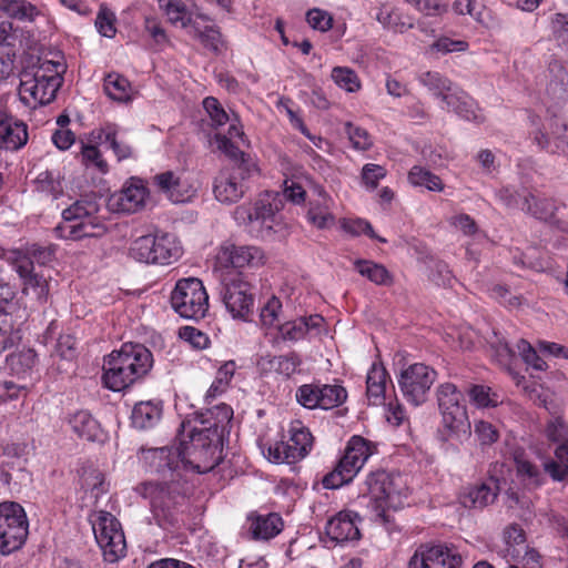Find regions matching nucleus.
<instances>
[{
  "instance_id": "e2e57ef3",
  "label": "nucleus",
  "mask_w": 568,
  "mask_h": 568,
  "mask_svg": "<svg viewBox=\"0 0 568 568\" xmlns=\"http://www.w3.org/2000/svg\"><path fill=\"white\" fill-rule=\"evenodd\" d=\"M343 229L345 232L355 236L366 234L368 237L377 240L382 243L386 242L385 239L378 237L375 234L371 223L363 219L345 220L343 222Z\"/></svg>"
},
{
  "instance_id": "2eb2a0df",
  "label": "nucleus",
  "mask_w": 568,
  "mask_h": 568,
  "mask_svg": "<svg viewBox=\"0 0 568 568\" xmlns=\"http://www.w3.org/2000/svg\"><path fill=\"white\" fill-rule=\"evenodd\" d=\"M93 531L106 561L114 562L125 555L124 534L111 514H102L93 524Z\"/></svg>"
},
{
  "instance_id": "680f3d73",
  "label": "nucleus",
  "mask_w": 568,
  "mask_h": 568,
  "mask_svg": "<svg viewBox=\"0 0 568 568\" xmlns=\"http://www.w3.org/2000/svg\"><path fill=\"white\" fill-rule=\"evenodd\" d=\"M81 155L82 162L87 168L97 169L100 173L108 172V163L95 145H84Z\"/></svg>"
},
{
  "instance_id": "9b49d317",
  "label": "nucleus",
  "mask_w": 568,
  "mask_h": 568,
  "mask_svg": "<svg viewBox=\"0 0 568 568\" xmlns=\"http://www.w3.org/2000/svg\"><path fill=\"white\" fill-rule=\"evenodd\" d=\"M171 305L182 317L201 320L209 310V295L201 280L181 278L171 293Z\"/></svg>"
},
{
  "instance_id": "de8ad7c7",
  "label": "nucleus",
  "mask_w": 568,
  "mask_h": 568,
  "mask_svg": "<svg viewBox=\"0 0 568 568\" xmlns=\"http://www.w3.org/2000/svg\"><path fill=\"white\" fill-rule=\"evenodd\" d=\"M300 364L301 358L296 353L273 356L268 359L270 368L286 377L293 375Z\"/></svg>"
},
{
  "instance_id": "49530a36",
  "label": "nucleus",
  "mask_w": 568,
  "mask_h": 568,
  "mask_svg": "<svg viewBox=\"0 0 568 568\" xmlns=\"http://www.w3.org/2000/svg\"><path fill=\"white\" fill-rule=\"evenodd\" d=\"M470 402L478 408L496 407L500 403L497 393L485 385H474L468 390Z\"/></svg>"
},
{
  "instance_id": "4c0bfd02",
  "label": "nucleus",
  "mask_w": 568,
  "mask_h": 568,
  "mask_svg": "<svg viewBox=\"0 0 568 568\" xmlns=\"http://www.w3.org/2000/svg\"><path fill=\"white\" fill-rule=\"evenodd\" d=\"M521 210L531 214L538 220L550 222L555 217L556 204L549 199H536L534 195L525 196Z\"/></svg>"
},
{
  "instance_id": "69168bd1",
  "label": "nucleus",
  "mask_w": 568,
  "mask_h": 568,
  "mask_svg": "<svg viewBox=\"0 0 568 568\" xmlns=\"http://www.w3.org/2000/svg\"><path fill=\"white\" fill-rule=\"evenodd\" d=\"M346 133L355 150L365 151L373 144L367 131L359 126H355L352 123L346 124Z\"/></svg>"
},
{
  "instance_id": "338daca9",
  "label": "nucleus",
  "mask_w": 568,
  "mask_h": 568,
  "mask_svg": "<svg viewBox=\"0 0 568 568\" xmlns=\"http://www.w3.org/2000/svg\"><path fill=\"white\" fill-rule=\"evenodd\" d=\"M22 336L19 329H14L9 323L3 321L0 325V354L17 346Z\"/></svg>"
},
{
  "instance_id": "a878e982",
  "label": "nucleus",
  "mask_w": 568,
  "mask_h": 568,
  "mask_svg": "<svg viewBox=\"0 0 568 568\" xmlns=\"http://www.w3.org/2000/svg\"><path fill=\"white\" fill-rule=\"evenodd\" d=\"M28 141L27 125L0 109V146L16 151Z\"/></svg>"
},
{
  "instance_id": "1a4fd4ad",
  "label": "nucleus",
  "mask_w": 568,
  "mask_h": 568,
  "mask_svg": "<svg viewBox=\"0 0 568 568\" xmlns=\"http://www.w3.org/2000/svg\"><path fill=\"white\" fill-rule=\"evenodd\" d=\"M129 254L140 263L169 265L181 257L182 247L175 235L160 232L135 239Z\"/></svg>"
},
{
  "instance_id": "58836bf2",
  "label": "nucleus",
  "mask_w": 568,
  "mask_h": 568,
  "mask_svg": "<svg viewBox=\"0 0 568 568\" xmlns=\"http://www.w3.org/2000/svg\"><path fill=\"white\" fill-rule=\"evenodd\" d=\"M408 181L416 187H425L432 192H442L444 190V183L440 178L420 165H414L409 170Z\"/></svg>"
},
{
  "instance_id": "0e129e2a",
  "label": "nucleus",
  "mask_w": 568,
  "mask_h": 568,
  "mask_svg": "<svg viewBox=\"0 0 568 568\" xmlns=\"http://www.w3.org/2000/svg\"><path fill=\"white\" fill-rule=\"evenodd\" d=\"M474 434L480 445H491L499 438L497 428L489 422L476 420L474 424Z\"/></svg>"
},
{
  "instance_id": "bf43d9fd",
  "label": "nucleus",
  "mask_w": 568,
  "mask_h": 568,
  "mask_svg": "<svg viewBox=\"0 0 568 568\" xmlns=\"http://www.w3.org/2000/svg\"><path fill=\"white\" fill-rule=\"evenodd\" d=\"M296 400L305 408H321L317 384H304L296 390Z\"/></svg>"
},
{
  "instance_id": "c9c22d12",
  "label": "nucleus",
  "mask_w": 568,
  "mask_h": 568,
  "mask_svg": "<svg viewBox=\"0 0 568 568\" xmlns=\"http://www.w3.org/2000/svg\"><path fill=\"white\" fill-rule=\"evenodd\" d=\"M329 197L320 192V199L310 203L307 220L317 229H329L335 223V217L329 209Z\"/></svg>"
},
{
  "instance_id": "9d476101",
  "label": "nucleus",
  "mask_w": 568,
  "mask_h": 568,
  "mask_svg": "<svg viewBox=\"0 0 568 568\" xmlns=\"http://www.w3.org/2000/svg\"><path fill=\"white\" fill-rule=\"evenodd\" d=\"M361 494L369 497L377 516H382L386 509L402 504L403 481L399 476L393 477L384 470L372 471L367 475Z\"/></svg>"
},
{
  "instance_id": "a19ab883",
  "label": "nucleus",
  "mask_w": 568,
  "mask_h": 568,
  "mask_svg": "<svg viewBox=\"0 0 568 568\" xmlns=\"http://www.w3.org/2000/svg\"><path fill=\"white\" fill-rule=\"evenodd\" d=\"M104 91L115 102L125 103L131 98L130 82L118 73H110L105 77Z\"/></svg>"
},
{
  "instance_id": "f3484780",
  "label": "nucleus",
  "mask_w": 568,
  "mask_h": 568,
  "mask_svg": "<svg viewBox=\"0 0 568 568\" xmlns=\"http://www.w3.org/2000/svg\"><path fill=\"white\" fill-rule=\"evenodd\" d=\"M462 557L444 545H419L408 561V568H460Z\"/></svg>"
},
{
  "instance_id": "5fc2aeb1",
  "label": "nucleus",
  "mask_w": 568,
  "mask_h": 568,
  "mask_svg": "<svg viewBox=\"0 0 568 568\" xmlns=\"http://www.w3.org/2000/svg\"><path fill=\"white\" fill-rule=\"evenodd\" d=\"M504 539L507 546V554L511 558H517L520 555V549L518 547L526 549L525 541V532L519 526H510L504 532Z\"/></svg>"
},
{
  "instance_id": "603ef678",
  "label": "nucleus",
  "mask_w": 568,
  "mask_h": 568,
  "mask_svg": "<svg viewBox=\"0 0 568 568\" xmlns=\"http://www.w3.org/2000/svg\"><path fill=\"white\" fill-rule=\"evenodd\" d=\"M82 487L95 499L108 490L104 475L99 469H89L83 473Z\"/></svg>"
},
{
  "instance_id": "c756f323",
  "label": "nucleus",
  "mask_w": 568,
  "mask_h": 568,
  "mask_svg": "<svg viewBox=\"0 0 568 568\" xmlns=\"http://www.w3.org/2000/svg\"><path fill=\"white\" fill-rule=\"evenodd\" d=\"M323 322L324 318L317 314L300 317L280 325L278 332L284 341L297 342L304 338L310 331L318 328Z\"/></svg>"
},
{
  "instance_id": "393cba45",
  "label": "nucleus",
  "mask_w": 568,
  "mask_h": 568,
  "mask_svg": "<svg viewBox=\"0 0 568 568\" xmlns=\"http://www.w3.org/2000/svg\"><path fill=\"white\" fill-rule=\"evenodd\" d=\"M154 184L173 203H184L194 193L192 185L182 174L173 171H165L153 178Z\"/></svg>"
},
{
  "instance_id": "cd10ccee",
  "label": "nucleus",
  "mask_w": 568,
  "mask_h": 568,
  "mask_svg": "<svg viewBox=\"0 0 568 568\" xmlns=\"http://www.w3.org/2000/svg\"><path fill=\"white\" fill-rule=\"evenodd\" d=\"M548 83L546 92L557 104L568 103V72L558 60H552L547 69Z\"/></svg>"
},
{
  "instance_id": "8fccbe9b",
  "label": "nucleus",
  "mask_w": 568,
  "mask_h": 568,
  "mask_svg": "<svg viewBox=\"0 0 568 568\" xmlns=\"http://www.w3.org/2000/svg\"><path fill=\"white\" fill-rule=\"evenodd\" d=\"M36 187L39 192L52 195L57 199L62 193V185L59 175L52 171H43L36 178Z\"/></svg>"
},
{
  "instance_id": "423d86ee",
  "label": "nucleus",
  "mask_w": 568,
  "mask_h": 568,
  "mask_svg": "<svg viewBox=\"0 0 568 568\" xmlns=\"http://www.w3.org/2000/svg\"><path fill=\"white\" fill-rule=\"evenodd\" d=\"M138 494L148 499L154 519L160 526L174 521L173 509L187 493L185 479H172L170 481H146L136 487Z\"/></svg>"
},
{
  "instance_id": "13d9d810",
  "label": "nucleus",
  "mask_w": 568,
  "mask_h": 568,
  "mask_svg": "<svg viewBox=\"0 0 568 568\" xmlns=\"http://www.w3.org/2000/svg\"><path fill=\"white\" fill-rule=\"evenodd\" d=\"M516 349L528 366L536 371H545L547 368L546 362L526 339H519L516 344Z\"/></svg>"
},
{
  "instance_id": "7c9ffc66",
  "label": "nucleus",
  "mask_w": 568,
  "mask_h": 568,
  "mask_svg": "<svg viewBox=\"0 0 568 568\" xmlns=\"http://www.w3.org/2000/svg\"><path fill=\"white\" fill-rule=\"evenodd\" d=\"M69 424L80 438L97 442L102 437V429L99 422L88 410L75 412L69 418Z\"/></svg>"
},
{
  "instance_id": "2f4dec72",
  "label": "nucleus",
  "mask_w": 568,
  "mask_h": 568,
  "mask_svg": "<svg viewBox=\"0 0 568 568\" xmlns=\"http://www.w3.org/2000/svg\"><path fill=\"white\" fill-rule=\"evenodd\" d=\"M248 530L253 539L267 540L278 535L283 528L282 518L277 514L250 517Z\"/></svg>"
},
{
  "instance_id": "b1692460",
  "label": "nucleus",
  "mask_w": 568,
  "mask_h": 568,
  "mask_svg": "<svg viewBox=\"0 0 568 568\" xmlns=\"http://www.w3.org/2000/svg\"><path fill=\"white\" fill-rule=\"evenodd\" d=\"M361 517L351 510H342L331 517L325 525V534L334 545L356 541L361 538Z\"/></svg>"
},
{
  "instance_id": "4d7b16f0",
  "label": "nucleus",
  "mask_w": 568,
  "mask_h": 568,
  "mask_svg": "<svg viewBox=\"0 0 568 568\" xmlns=\"http://www.w3.org/2000/svg\"><path fill=\"white\" fill-rule=\"evenodd\" d=\"M160 6L165 9L169 20L172 23H181L182 27H186L190 22V14L187 13L186 6L182 1L160 0Z\"/></svg>"
},
{
  "instance_id": "72a5a7b5",
  "label": "nucleus",
  "mask_w": 568,
  "mask_h": 568,
  "mask_svg": "<svg viewBox=\"0 0 568 568\" xmlns=\"http://www.w3.org/2000/svg\"><path fill=\"white\" fill-rule=\"evenodd\" d=\"M209 118V124L216 130V132H226L230 136L243 135L242 125L237 116L230 109L231 113L225 109H204Z\"/></svg>"
},
{
  "instance_id": "412c9836",
  "label": "nucleus",
  "mask_w": 568,
  "mask_h": 568,
  "mask_svg": "<svg viewBox=\"0 0 568 568\" xmlns=\"http://www.w3.org/2000/svg\"><path fill=\"white\" fill-rule=\"evenodd\" d=\"M12 265L22 280V293L24 295L32 293L40 304L45 303L49 295V283L43 274L34 271L31 258L18 254L14 256Z\"/></svg>"
},
{
  "instance_id": "864d4df0",
  "label": "nucleus",
  "mask_w": 568,
  "mask_h": 568,
  "mask_svg": "<svg viewBox=\"0 0 568 568\" xmlns=\"http://www.w3.org/2000/svg\"><path fill=\"white\" fill-rule=\"evenodd\" d=\"M420 83L426 87L434 95L440 98L445 90L452 89V82L439 72L427 71L420 74Z\"/></svg>"
},
{
  "instance_id": "5701e85b",
  "label": "nucleus",
  "mask_w": 568,
  "mask_h": 568,
  "mask_svg": "<svg viewBox=\"0 0 568 568\" xmlns=\"http://www.w3.org/2000/svg\"><path fill=\"white\" fill-rule=\"evenodd\" d=\"M245 169L236 164L220 172L214 182V195L221 203H235L244 195Z\"/></svg>"
},
{
  "instance_id": "f8f14e48",
  "label": "nucleus",
  "mask_w": 568,
  "mask_h": 568,
  "mask_svg": "<svg viewBox=\"0 0 568 568\" xmlns=\"http://www.w3.org/2000/svg\"><path fill=\"white\" fill-rule=\"evenodd\" d=\"M28 518L21 505L14 501L0 504V554L19 550L28 537Z\"/></svg>"
},
{
  "instance_id": "f257e3e1",
  "label": "nucleus",
  "mask_w": 568,
  "mask_h": 568,
  "mask_svg": "<svg viewBox=\"0 0 568 568\" xmlns=\"http://www.w3.org/2000/svg\"><path fill=\"white\" fill-rule=\"evenodd\" d=\"M154 364L151 351L139 343H125L108 355L102 381L106 388L121 392L144 379Z\"/></svg>"
},
{
  "instance_id": "4be33fe9",
  "label": "nucleus",
  "mask_w": 568,
  "mask_h": 568,
  "mask_svg": "<svg viewBox=\"0 0 568 568\" xmlns=\"http://www.w3.org/2000/svg\"><path fill=\"white\" fill-rule=\"evenodd\" d=\"M233 418V409L230 405L221 403L206 412L195 413L192 425L211 435L213 440H222Z\"/></svg>"
},
{
  "instance_id": "a211bd4d",
  "label": "nucleus",
  "mask_w": 568,
  "mask_h": 568,
  "mask_svg": "<svg viewBox=\"0 0 568 568\" xmlns=\"http://www.w3.org/2000/svg\"><path fill=\"white\" fill-rule=\"evenodd\" d=\"M179 446L149 448L142 450V458L151 471L170 476L172 479H184Z\"/></svg>"
},
{
  "instance_id": "20e7f679",
  "label": "nucleus",
  "mask_w": 568,
  "mask_h": 568,
  "mask_svg": "<svg viewBox=\"0 0 568 568\" xmlns=\"http://www.w3.org/2000/svg\"><path fill=\"white\" fill-rule=\"evenodd\" d=\"M98 212L99 205L95 201H75L62 211V222L53 229L54 235L65 241L102 236L106 232V226L97 216Z\"/></svg>"
},
{
  "instance_id": "ea45409f",
  "label": "nucleus",
  "mask_w": 568,
  "mask_h": 568,
  "mask_svg": "<svg viewBox=\"0 0 568 568\" xmlns=\"http://www.w3.org/2000/svg\"><path fill=\"white\" fill-rule=\"evenodd\" d=\"M454 10L458 14H469L474 19L486 28H491L494 19L490 16V11L487 10L477 0H456L454 2Z\"/></svg>"
},
{
  "instance_id": "f704fd0d",
  "label": "nucleus",
  "mask_w": 568,
  "mask_h": 568,
  "mask_svg": "<svg viewBox=\"0 0 568 568\" xmlns=\"http://www.w3.org/2000/svg\"><path fill=\"white\" fill-rule=\"evenodd\" d=\"M161 416L162 407L159 402H140L133 407L131 422L138 429H149L159 423Z\"/></svg>"
},
{
  "instance_id": "dca6fc26",
  "label": "nucleus",
  "mask_w": 568,
  "mask_h": 568,
  "mask_svg": "<svg viewBox=\"0 0 568 568\" xmlns=\"http://www.w3.org/2000/svg\"><path fill=\"white\" fill-rule=\"evenodd\" d=\"M540 111L539 114L530 116L535 126L534 141L540 149L551 153L556 142L567 135L568 124L555 109H540Z\"/></svg>"
},
{
  "instance_id": "aec40b11",
  "label": "nucleus",
  "mask_w": 568,
  "mask_h": 568,
  "mask_svg": "<svg viewBox=\"0 0 568 568\" xmlns=\"http://www.w3.org/2000/svg\"><path fill=\"white\" fill-rule=\"evenodd\" d=\"M222 300L234 318H245L254 303L251 285L239 276L224 283Z\"/></svg>"
},
{
  "instance_id": "6ab92c4d",
  "label": "nucleus",
  "mask_w": 568,
  "mask_h": 568,
  "mask_svg": "<svg viewBox=\"0 0 568 568\" xmlns=\"http://www.w3.org/2000/svg\"><path fill=\"white\" fill-rule=\"evenodd\" d=\"M216 262L221 267L256 268L264 264L265 256L254 245L224 244L216 255Z\"/></svg>"
},
{
  "instance_id": "3c124183",
  "label": "nucleus",
  "mask_w": 568,
  "mask_h": 568,
  "mask_svg": "<svg viewBox=\"0 0 568 568\" xmlns=\"http://www.w3.org/2000/svg\"><path fill=\"white\" fill-rule=\"evenodd\" d=\"M7 359L12 371L17 374H22L34 367L38 362V356L33 349L28 348L18 354L9 355Z\"/></svg>"
},
{
  "instance_id": "bb28decb",
  "label": "nucleus",
  "mask_w": 568,
  "mask_h": 568,
  "mask_svg": "<svg viewBox=\"0 0 568 568\" xmlns=\"http://www.w3.org/2000/svg\"><path fill=\"white\" fill-rule=\"evenodd\" d=\"M148 196V190L139 179H131L121 192L113 196L118 210L124 213H135L141 210Z\"/></svg>"
},
{
  "instance_id": "09e8293b",
  "label": "nucleus",
  "mask_w": 568,
  "mask_h": 568,
  "mask_svg": "<svg viewBox=\"0 0 568 568\" xmlns=\"http://www.w3.org/2000/svg\"><path fill=\"white\" fill-rule=\"evenodd\" d=\"M333 81L348 92H355L361 88L359 79L354 70L347 67H335L331 74Z\"/></svg>"
},
{
  "instance_id": "e433bc0d",
  "label": "nucleus",
  "mask_w": 568,
  "mask_h": 568,
  "mask_svg": "<svg viewBox=\"0 0 568 568\" xmlns=\"http://www.w3.org/2000/svg\"><path fill=\"white\" fill-rule=\"evenodd\" d=\"M544 469L554 481L568 480V444L557 446L555 458L545 462Z\"/></svg>"
},
{
  "instance_id": "6e6d98bb",
  "label": "nucleus",
  "mask_w": 568,
  "mask_h": 568,
  "mask_svg": "<svg viewBox=\"0 0 568 568\" xmlns=\"http://www.w3.org/2000/svg\"><path fill=\"white\" fill-rule=\"evenodd\" d=\"M515 463L517 475L527 485L539 486L542 483L541 471L536 465L521 457H516Z\"/></svg>"
},
{
  "instance_id": "473e14b6",
  "label": "nucleus",
  "mask_w": 568,
  "mask_h": 568,
  "mask_svg": "<svg viewBox=\"0 0 568 568\" xmlns=\"http://www.w3.org/2000/svg\"><path fill=\"white\" fill-rule=\"evenodd\" d=\"M496 497V487L483 483L465 488L459 496V501L465 508L481 509L491 504Z\"/></svg>"
},
{
  "instance_id": "0eeeda50",
  "label": "nucleus",
  "mask_w": 568,
  "mask_h": 568,
  "mask_svg": "<svg viewBox=\"0 0 568 568\" xmlns=\"http://www.w3.org/2000/svg\"><path fill=\"white\" fill-rule=\"evenodd\" d=\"M283 207V196L278 192L266 191L256 201L246 206H237L234 211L235 220L251 227L256 236L270 235L277 223V214Z\"/></svg>"
},
{
  "instance_id": "6e6552de",
  "label": "nucleus",
  "mask_w": 568,
  "mask_h": 568,
  "mask_svg": "<svg viewBox=\"0 0 568 568\" xmlns=\"http://www.w3.org/2000/svg\"><path fill=\"white\" fill-rule=\"evenodd\" d=\"M375 453V444L361 436L351 437L337 465L324 476L323 486L327 489H337L348 484Z\"/></svg>"
},
{
  "instance_id": "c03bdc74",
  "label": "nucleus",
  "mask_w": 568,
  "mask_h": 568,
  "mask_svg": "<svg viewBox=\"0 0 568 568\" xmlns=\"http://www.w3.org/2000/svg\"><path fill=\"white\" fill-rule=\"evenodd\" d=\"M322 409H332L342 405L347 398L346 389L337 384H317Z\"/></svg>"
},
{
  "instance_id": "39448f33",
  "label": "nucleus",
  "mask_w": 568,
  "mask_h": 568,
  "mask_svg": "<svg viewBox=\"0 0 568 568\" xmlns=\"http://www.w3.org/2000/svg\"><path fill=\"white\" fill-rule=\"evenodd\" d=\"M65 67L61 62L45 60L33 71H24L21 74L19 87L20 99L24 103L33 100L40 106L51 103L61 85V73Z\"/></svg>"
},
{
  "instance_id": "ddd939ff",
  "label": "nucleus",
  "mask_w": 568,
  "mask_h": 568,
  "mask_svg": "<svg viewBox=\"0 0 568 568\" xmlns=\"http://www.w3.org/2000/svg\"><path fill=\"white\" fill-rule=\"evenodd\" d=\"M290 438L284 442H276L267 447L266 457L268 460L281 464H294L305 458L313 446L311 432L300 420L290 425Z\"/></svg>"
},
{
  "instance_id": "a18cd8bd",
  "label": "nucleus",
  "mask_w": 568,
  "mask_h": 568,
  "mask_svg": "<svg viewBox=\"0 0 568 568\" xmlns=\"http://www.w3.org/2000/svg\"><path fill=\"white\" fill-rule=\"evenodd\" d=\"M0 10L19 20H33L37 8L26 0H0Z\"/></svg>"
},
{
  "instance_id": "79ce46f5",
  "label": "nucleus",
  "mask_w": 568,
  "mask_h": 568,
  "mask_svg": "<svg viewBox=\"0 0 568 568\" xmlns=\"http://www.w3.org/2000/svg\"><path fill=\"white\" fill-rule=\"evenodd\" d=\"M355 268L362 276L377 285H390L393 282L390 273L382 264L358 260L355 262Z\"/></svg>"
},
{
  "instance_id": "7ed1b4c3",
  "label": "nucleus",
  "mask_w": 568,
  "mask_h": 568,
  "mask_svg": "<svg viewBox=\"0 0 568 568\" xmlns=\"http://www.w3.org/2000/svg\"><path fill=\"white\" fill-rule=\"evenodd\" d=\"M185 435L189 440L182 438L179 445L183 454L181 457L183 470L205 474L214 469L221 459L219 449L221 440H213L211 435L200 430L197 425H192L191 419L183 420L181 424V436Z\"/></svg>"
},
{
  "instance_id": "c85d7f7f",
  "label": "nucleus",
  "mask_w": 568,
  "mask_h": 568,
  "mask_svg": "<svg viewBox=\"0 0 568 568\" xmlns=\"http://www.w3.org/2000/svg\"><path fill=\"white\" fill-rule=\"evenodd\" d=\"M389 376L382 364L373 363L366 376V395L369 404L381 405L385 400Z\"/></svg>"
},
{
  "instance_id": "37998d69",
  "label": "nucleus",
  "mask_w": 568,
  "mask_h": 568,
  "mask_svg": "<svg viewBox=\"0 0 568 568\" xmlns=\"http://www.w3.org/2000/svg\"><path fill=\"white\" fill-rule=\"evenodd\" d=\"M236 365L233 361L224 363L216 372V376L206 392L205 400L211 403L212 399L223 394L235 373Z\"/></svg>"
},
{
  "instance_id": "f03ea898",
  "label": "nucleus",
  "mask_w": 568,
  "mask_h": 568,
  "mask_svg": "<svg viewBox=\"0 0 568 568\" xmlns=\"http://www.w3.org/2000/svg\"><path fill=\"white\" fill-rule=\"evenodd\" d=\"M437 402L440 413L438 439L446 449L458 453L457 444H463L471 435V425L464 404V395L452 383L440 384L437 388Z\"/></svg>"
},
{
  "instance_id": "4468645a",
  "label": "nucleus",
  "mask_w": 568,
  "mask_h": 568,
  "mask_svg": "<svg viewBox=\"0 0 568 568\" xmlns=\"http://www.w3.org/2000/svg\"><path fill=\"white\" fill-rule=\"evenodd\" d=\"M435 369L423 363H415L402 371L398 385L404 397L414 406L423 404L436 381Z\"/></svg>"
},
{
  "instance_id": "052dcab7",
  "label": "nucleus",
  "mask_w": 568,
  "mask_h": 568,
  "mask_svg": "<svg viewBox=\"0 0 568 568\" xmlns=\"http://www.w3.org/2000/svg\"><path fill=\"white\" fill-rule=\"evenodd\" d=\"M545 433L549 440L558 445L568 444V423L561 417L551 418L547 423Z\"/></svg>"
},
{
  "instance_id": "774afa93",
  "label": "nucleus",
  "mask_w": 568,
  "mask_h": 568,
  "mask_svg": "<svg viewBox=\"0 0 568 568\" xmlns=\"http://www.w3.org/2000/svg\"><path fill=\"white\" fill-rule=\"evenodd\" d=\"M362 181L367 189L374 190L377 187L379 180L386 176V170L373 163H367L362 169Z\"/></svg>"
}]
</instances>
